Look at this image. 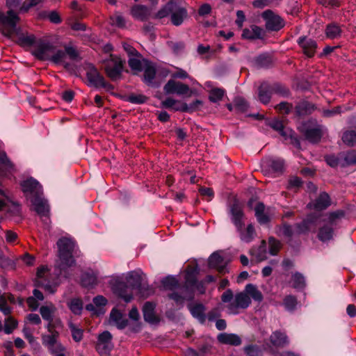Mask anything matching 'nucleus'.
<instances>
[{"label":"nucleus","mask_w":356,"mask_h":356,"mask_svg":"<svg viewBox=\"0 0 356 356\" xmlns=\"http://www.w3.org/2000/svg\"><path fill=\"white\" fill-rule=\"evenodd\" d=\"M249 296L256 302H261L264 296L256 285L248 284L245 286V291L237 293L234 296L231 289L226 290L221 296V300L227 304V313L232 315H236L240 313L241 309H247L251 304V299Z\"/></svg>","instance_id":"obj_1"},{"label":"nucleus","mask_w":356,"mask_h":356,"mask_svg":"<svg viewBox=\"0 0 356 356\" xmlns=\"http://www.w3.org/2000/svg\"><path fill=\"white\" fill-rule=\"evenodd\" d=\"M19 18L12 11L6 13H0V26L3 35L12 37L17 36V43L22 47L32 46L35 42V37L33 34L21 33L17 27Z\"/></svg>","instance_id":"obj_2"},{"label":"nucleus","mask_w":356,"mask_h":356,"mask_svg":"<svg viewBox=\"0 0 356 356\" xmlns=\"http://www.w3.org/2000/svg\"><path fill=\"white\" fill-rule=\"evenodd\" d=\"M56 244L58 249V256L59 259L58 268L60 274L67 277L65 272L66 269L75 264L73 254H76V243L70 238L62 237L58 239Z\"/></svg>","instance_id":"obj_3"},{"label":"nucleus","mask_w":356,"mask_h":356,"mask_svg":"<svg viewBox=\"0 0 356 356\" xmlns=\"http://www.w3.org/2000/svg\"><path fill=\"white\" fill-rule=\"evenodd\" d=\"M345 212L337 210L328 214L327 220H323V225L319 228L318 238L322 242H327L333 238L334 229L337 226L339 220L343 218Z\"/></svg>","instance_id":"obj_4"},{"label":"nucleus","mask_w":356,"mask_h":356,"mask_svg":"<svg viewBox=\"0 0 356 356\" xmlns=\"http://www.w3.org/2000/svg\"><path fill=\"white\" fill-rule=\"evenodd\" d=\"M298 129L305 138L311 143L318 142L323 136L321 126L314 124L313 122L309 120L302 123Z\"/></svg>","instance_id":"obj_5"},{"label":"nucleus","mask_w":356,"mask_h":356,"mask_svg":"<svg viewBox=\"0 0 356 356\" xmlns=\"http://www.w3.org/2000/svg\"><path fill=\"white\" fill-rule=\"evenodd\" d=\"M127 282L132 289L137 290L142 296L147 297L152 293V289L143 283L142 273L139 271L129 272L127 276Z\"/></svg>","instance_id":"obj_6"},{"label":"nucleus","mask_w":356,"mask_h":356,"mask_svg":"<svg viewBox=\"0 0 356 356\" xmlns=\"http://www.w3.org/2000/svg\"><path fill=\"white\" fill-rule=\"evenodd\" d=\"M86 77L91 86L96 88H104L107 90L113 89V86L107 83L104 76L98 72L97 68L91 64H90L87 67Z\"/></svg>","instance_id":"obj_7"},{"label":"nucleus","mask_w":356,"mask_h":356,"mask_svg":"<svg viewBox=\"0 0 356 356\" xmlns=\"http://www.w3.org/2000/svg\"><path fill=\"white\" fill-rule=\"evenodd\" d=\"M261 17L265 21L266 28L268 31H277L284 26V19L270 10L264 11Z\"/></svg>","instance_id":"obj_8"},{"label":"nucleus","mask_w":356,"mask_h":356,"mask_svg":"<svg viewBox=\"0 0 356 356\" xmlns=\"http://www.w3.org/2000/svg\"><path fill=\"white\" fill-rule=\"evenodd\" d=\"M122 69V60L120 58L111 54L110 58L105 65L107 76L112 80H117L120 77Z\"/></svg>","instance_id":"obj_9"},{"label":"nucleus","mask_w":356,"mask_h":356,"mask_svg":"<svg viewBox=\"0 0 356 356\" xmlns=\"http://www.w3.org/2000/svg\"><path fill=\"white\" fill-rule=\"evenodd\" d=\"M55 46L53 43L46 41H39L33 51V54L38 59L42 60H50L52 54L54 53Z\"/></svg>","instance_id":"obj_10"},{"label":"nucleus","mask_w":356,"mask_h":356,"mask_svg":"<svg viewBox=\"0 0 356 356\" xmlns=\"http://www.w3.org/2000/svg\"><path fill=\"white\" fill-rule=\"evenodd\" d=\"M36 213L40 216L42 220L48 225L49 222L50 207L48 201L42 195L33 197L31 200Z\"/></svg>","instance_id":"obj_11"},{"label":"nucleus","mask_w":356,"mask_h":356,"mask_svg":"<svg viewBox=\"0 0 356 356\" xmlns=\"http://www.w3.org/2000/svg\"><path fill=\"white\" fill-rule=\"evenodd\" d=\"M112 335L108 331H104L98 337L96 350L100 356H109L113 345Z\"/></svg>","instance_id":"obj_12"},{"label":"nucleus","mask_w":356,"mask_h":356,"mask_svg":"<svg viewBox=\"0 0 356 356\" xmlns=\"http://www.w3.org/2000/svg\"><path fill=\"white\" fill-rule=\"evenodd\" d=\"M228 214L236 229H241V227H243L244 213L243 211L242 205L237 200H234L233 203L229 205Z\"/></svg>","instance_id":"obj_13"},{"label":"nucleus","mask_w":356,"mask_h":356,"mask_svg":"<svg viewBox=\"0 0 356 356\" xmlns=\"http://www.w3.org/2000/svg\"><path fill=\"white\" fill-rule=\"evenodd\" d=\"M318 218L319 216L316 213L308 215L302 222L296 224L297 233L300 234H306L312 230L314 231Z\"/></svg>","instance_id":"obj_14"},{"label":"nucleus","mask_w":356,"mask_h":356,"mask_svg":"<svg viewBox=\"0 0 356 356\" xmlns=\"http://www.w3.org/2000/svg\"><path fill=\"white\" fill-rule=\"evenodd\" d=\"M269 125L274 130L277 131L285 138H290L292 142L296 144V147H300V144L299 140L293 136L294 131L289 128H285L282 121L274 119L270 122Z\"/></svg>","instance_id":"obj_15"},{"label":"nucleus","mask_w":356,"mask_h":356,"mask_svg":"<svg viewBox=\"0 0 356 356\" xmlns=\"http://www.w3.org/2000/svg\"><path fill=\"white\" fill-rule=\"evenodd\" d=\"M163 90L166 94L183 95L187 94L190 89L187 85L170 79L165 83Z\"/></svg>","instance_id":"obj_16"},{"label":"nucleus","mask_w":356,"mask_h":356,"mask_svg":"<svg viewBox=\"0 0 356 356\" xmlns=\"http://www.w3.org/2000/svg\"><path fill=\"white\" fill-rule=\"evenodd\" d=\"M21 186L24 193L31 194L33 197L42 195V186L32 177L24 181L21 184Z\"/></svg>","instance_id":"obj_17"},{"label":"nucleus","mask_w":356,"mask_h":356,"mask_svg":"<svg viewBox=\"0 0 356 356\" xmlns=\"http://www.w3.org/2000/svg\"><path fill=\"white\" fill-rule=\"evenodd\" d=\"M298 44L302 48L303 53L308 57H312L316 53L317 44L315 40L302 36L298 38Z\"/></svg>","instance_id":"obj_18"},{"label":"nucleus","mask_w":356,"mask_h":356,"mask_svg":"<svg viewBox=\"0 0 356 356\" xmlns=\"http://www.w3.org/2000/svg\"><path fill=\"white\" fill-rule=\"evenodd\" d=\"M48 334H43L41 336L42 345L47 348L59 341L60 332L57 330H53L51 325H46Z\"/></svg>","instance_id":"obj_19"},{"label":"nucleus","mask_w":356,"mask_h":356,"mask_svg":"<svg viewBox=\"0 0 356 356\" xmlns=\"http://www.w3.org/2000/svg\"><path fill=\"white\" fill-rule=\"evenodd\" d=\"M109 323L123 330L127 327L128 321L120 311L113 308L110 313Z\"/></svg>","instance_id":"obj_20"},{"label":"nucleus","mask_w":356,"mask_h":356,"mask_svg":"<svg viewBox=\"0 0 356 356\" xmlns=\"http://www.w3.org/2000/svg\"><path fill=\"white\" fill-rule=\"evenodd\" d=\"M155 307L156 305L151 302H146L143 307L144 320L150 324L159 322V318L155 314Z\"/></svg>","instance_id":"obj_21"},{"label":"nucleus","mask_w":356,"mask_h":356,"mask_svg":"<svg viewBox=\"0 0 356 356\" xmlns=\"http://www.w3.org/2000/svg\"><path fill=\"white\" fill-rule=\"evenodd\" d=\"M187 16L186 10L180 6V0L176 1V6L171 13V22L175 26H179L182 24L184 19Z\"/></svg>","instance_id":"obj_22"},{"label":"nucleus","mask_w":356,"mask_h":356,"mask_svg":"<svg viewBox=\"0 0 356 356\" xmlns=\"http://www.w3.org/2000/svg\"><path fill=\"white\" fill-rule=\"evenodd\" d=\"M198 271L197 269L193 268L191 270H188L186 273L185 275V284L184 286V290L188 292V293H191L193 295V291L195 290V286L197 282V275Z\"/></svg>","instance_id":"obj_23"},{"label":"nucleus","mask_w":356,"mask_h":356,"mask_svg":"<svg viewBox=\"0 0 356 356\" xmlns=\"http://www.w3.org/2000/svg\"><path fill=\"white\" fill-rule=\"evenodd\" d=\"M130 13L135 19L142 22L147 20L150 15L149 8L143 5H134Z\"/></svg>","instance_id":"obj_24"},{"label":"nucleus","mask_w":356,"mask_h":356,"mask_svg":"<svg viewBox=\"0 0 356 356\" xmlns=\"http://www.w3.org/2000/svg\"><path fill=\"white\" fill-rule=\"evenodd\" d=\"M144 72L143 81L147 85H151L155 78L156 69L154 63L147 60L145 62V65L143 67Z\"/></svg>","instance_id":"obj_25"},{"label":"nucleus","mask_w":356,"mask_h":356,"mask_svg":"<svg viewBox=\"0 0 356 356\" xmlns=\"http://www.w3.org/2000/svg\"><path fill=\"white\" fill-rule=\"evenodd\" d=\"M264 166L273 172L282 173L284 168V161L279 158H268L264 162Z\"/></svg>","instance_id":"obj_26"},{"label":"nucleus","mask_w":356,"mask_h":356,"mask_svg":"<svg viewBox=\"0 0 356 356\" xmlns=\"http://www.w3.org/2000/svg\"><path fill=\"white\" fill-rule=\"evenodd\" d=\"M264 30L258 26L252 25L250 28L243 30L242 38L248 40H256L262 38Z\"/></svg>","instance_id":"obj_27"},{"label":"nucleus","mask_w":356,"mask_h":356,"mask_svg":"<svg viewBox=\"0 0 356 356\" xmlns=\"http://www.w3.org/2000/svg\"><path fill=\"white\" fill-rule=\"evenodd\" d=\"M48 273V269L45 266H41L38 268L37 270V281L36 284L39 286L42 287L45 291L53 293H54V286H52L49 283L45 284L42 279L45 277L46 274Z\"/></svg>","instance_id":"obj_28"},{"label":"nucleus","mask_w":356,"mask_h":356,"mask_svg":"<svg viewBox=\"0 0 356 356\" xmlns=\"http://www.w3.org/2000/svg\"><path fill=\"white\" fill-rule=\"evenodd\" d=\"M217 339L220 343L223 344L236 346L241 343V338L236 334L220 333L218 335Z\"/></svg>","instance_id":"obj_29"},{"label":"nucleus","mask_w":356,"mask_h":356,"mask_svg":"<svg viewBox=\"0 0 356 356\" xmlns=\"http://www.w3.org/2000/svg\"><path fill=\"white\" fill-rule=\"evenodd\" d=\"M147 60V59L143 58L141 54H138L137 56L129 58L128 64L131 70L134 71L135 74H137L143 71L145 62Z\"/></svg>","instance_id":"obj_30"},{"label":"nucleus","mask_w":356,"mask_h":356,"mask_svg":"<svg viewBox=\"0 0 356 356\" xmlns=\"http://www.w3.org/2000/svg\"><path fill=\"white\" fill-rule=\"evenodd\" d=\"M189 311L191 315L197 319L201 323L206 321L205 310L206 308L202 304H195L188 305Z\"/></svg>","instance_id":"obj_31"},{"label":"nucleus","mask_w":356,"mask_h":356,"mask_svg":"<svg viewBox=\"0 0 356 356\" xmlns=\"http://www.w3.org/2000/svg\"><path fill=\"white\" fill-rule=\"evenodd\" d=\"M209 266L222 272L225 268L223 257L218 252H213L209 257Z\"/></svg>","instance_id":"obj_32"},{"label":"nucleus","mask_w":356,"mask_h":356,"mask_svg":"<svg viewBox=\"0 0 356 356\" xmlns=\"http://www.w3.org/2000/svg\"><path fill=\"white\" fill-rule=\"evenodd\" d=\"M330 205V198L327 193H322L316 198L314 204L312 205L309 204L310 207L321 211L325 209Z\"/></svg>","instance_id":"obj_33"},{"label":"nucleus","mask_w":356,"mask_h":356,"mask_svg":"<svg viewBox=\"0 0 356 356\" xmlns=\"http://www.w3.org/2000/svg\"><path fill=\"white\" fill-rule=\"evenodd\" d=\"M250 254L255 257L257 261H262L268 258V252L266 250V243L262 241L258 248H253L250 250Z\"/></svg>","instance_id":"obj_34"},{"label":"nucleus","mask_w":356,"mask_h":356,"mask_svg":"<svg viewBox=\"0 0 356 356\" xmlns=\"http://www.w3.org/2000/svg\"><path fill=\"white\" fill-rule=\"evenodd\" d=\"M115 293L125 302H129L133 299V293L129 291L127 286L123 284H119L113 289Z\"/></svg>","instance_id":"obj_35"},{"label":"nucleus","mask_w":356,"mask_h":356,"mask_svg":"<svg viewBox=\"0 0 356 356\" xmlns=\"http://www.w3.org/2000/svg\"><path fill=\"white\" fill-rule=\"evenodd\" d=\"M107 303V300L103 296H97L93 298L92 303L86 305V309L95 313H102V307Z\"/></svg>","instance_id":"obj_36"},{"label":"nucleus","mask_w":356,"mask_h":356,"mask_svg":"<svg viewBox=\"0 0 356 356\" xmlns=\"http://www.w3.org/2000/svg\"><path fill=\"white\" fill-rule=\"evenodd\" d=\"M270 339L272 344L277 347H282L289 343L287 336L280 331L273 332Z\"/></svg>","instance_id":"obj_37"},{"label":"nucleus","mask_w":356,"mask_h":356,"mask_svg":"<svg viewBox=\"0 0 356 356\" xmlns=\"http://www.w3.org/2000/svg\"><path fill=\"white\" fill-rule=\"evenodd\" d=\"M236 230L239 234L241 240L243 242L250 243L254 238L255 231L252 224H249L245 229H243V227H241V229Z\"/></svg>","instance_id":"obj_38"},{"label":"nucleus","mask_w":356,"mask_h":356,"mask_svg":"<svg viewBox=\"0 0 356 356\" xmlns=\"http://www.w3.org/2000/svg\"><path fill=\"white\" fill-rule=\"evenodd\" d=\"M271 94L272 90L268 84L263 83L259 86L258 89V97L261 103L264 104H268L270 100Z\"/></svg>","instance_id":"obj_39"},{"label":"nucleus","mask_w":356,"mask_h":356,"mask_svg":"<svg viewBox=\"0 0 356 356\" xmlns=\"http://www.w3.org/2000/svg\"><path fill=\"white\" fill-rule=\"evenodd\" d=\"M291 283L293 288L297 290H302L307 285L305 277L299 272L291 275Z\"/></svg>","instance_id":"obj_40"},{"label":"nucleus","mask_w":356,"mask_h":356,"mask_svg":"<svg viewBox=\"0 0 356 356\" xmlns=\"http://www.w3.org/2000/svg\"><path fill=\"white\" fill-rule=\"evenodd\" d=\"M56 311V307L50 303L47 305H43L40 308V313L44 321H52L54 315Z\"/></svg>","instance_id":"obj_41"},{"label":"nucleus","mask_w":356,"mask_h":356,"mask_svg":"<svg viewBox=\"0 0 356 356\" xmlns=\"http://www.w3.org/2000/svg\"><path fill=\"white\" fill-rule=\"evenodd\" d=\"M254 211L257 219L261 225H265L269 222V217L264 212L265 206L263 203H258L254 209Z\"/></svg>","instance_id":"obj_42"},{"label":"nucleus","mask_w":356,"mask_h":356,"mask_svg":"<svg viewBox=\"0 0 356 356\" xmlns=\"http://www.w3.org/2000/svg\"><path fill=\"white\" fill-rule=\"evenodd\" d=\"M326 36L330 39H336L340 37L341 29L339 25L334 23L327 25L325 29Z\"/></svg>","instance_id":"obj_43"},{"label":"nucleus","mask_w":356,"mask_h":356,"mask_svg":"<svg viewBox=\"0 0 356 356\" xmlns=\"http://www.w3.org/2000/svg\"><path fill=\"white\" fill-rule=\"evenodd\" d=\"M97 278L93 273H84L81 276V284L85 287H93L97 284Z\"/></svg>","instance_id":"obj_44"},{"label":"nucleus","mask_w":356,"mask_h":356,"mask_svg":"<svg viewBox=\"0 0 356 356\" xmlns=\"http://www.w3.org/2000/svg\"><path fill=\"white\" fill-rule=\"evenodd\" d=\"M314 110V106L307 102L298 104L296 107V111L298 115H305L311 113Z\"/></svg>","instance_id":"obj_45"},{"label":"nucleus","mask_w":356,"mask_h":356,"mask_svg":"<svg viewBox=\"0 0 356 356\" xmlns=\"http://www.w3.org/2000/svg\"><path fill=\"white\" fill-rule=\"evenodd\" d=\"M177 1L178 0H177ZM174 6H176V0H170L161 10L158 11L156 13V17L161 19L170 15H171Z\"/></svg>","instance_id":"obj_46"},{"label":"nucleus","mask_w":356,"mask_h":356,"mask_svg":"<svg viewBox=\"0 0 356 356\" xmlns=\"http://www.w3.org/2000/svg\"><path fill=\"white\" fill-rule=\"evenodd\" d=\"M24 337L27 339L32 349L38 350L40 349V345L36 340L35 337L32 334L28 327H24L22 330Z\"/></svg>","instance_id":"obj_47"},{"label":"nucleus","mask_w":356,"mask_h":356,"mask_svg":"<svg viewBox=\"0 0 356 356\" xmlns=\"http://www.w3.org/2000/svg\"><path fill=\"white\" fill-rule=\"evenodd\" d=\"M68 327L71 331L72 339L76 342L81 341L83 339V330L71 321L68 323Z\"/></svg>","instance_id":"obj_48"},{"label":"nucleus","mask_w":356,"mask_h":356,"mask_svg":"<svg viewBox=\"0 0 356 356\" xmlns=\"http://www.w3.org/2000/svg\"><path fill=\"white\" fill-rule=\"evenodd\" d=\"M254 63L258 67H267L272 63V58L268 54H263L255 58Z\"/></svg>","instance_id":"obj_49"},{"label":"nucleus","mask_w":356,"mask_h":356,"mask_svg":"<svg viewBox=\"0 0 356 356\" xmlns=\"http://www.w3.org/2000/svg\"><path fill=\"white\" fill-rule=\"evenodd\" d=\"M225 94V90L222 88H213L209 91V99L213 103L218 102L222 100Z\"/></svg>","instance_id":"obj_50"},{"label":"nucleus","mask_w":356,"mask_h":356,"mask_svg":"<svg viewBox=\"0 0 356 356\" xmlns=\"http://www.w3.org/2000/svg\"><path fill=\"white\" fill-rule=\"evenodd\" d=\"M325 161L332 168L337 167L338 165L343 167L346 166L343 154L340 157L335 156L334 155L326 156Z\"/></svg>","instance_id":"obj_51"},{"label":"nucleus","mask_w":356,"mask_h":356,"mask_svg":"<svg viewBox=\"0 0 356 356\" xmlns=\"http://www.w3.org/2000/svg\"><path fill=\"white\" fill-rule=\"evenodd\" d=\"M283 305L286 310L293 312L296 309L298 305L297 298L292 295L286 296L283 300Z\"/></svg>","instance_id":"obj_52"},{"label":"nucleus","mask_w":356,"mask_h":356,"mask_svg":"<svg viewBox=\"0 0 356 356\" xmlns=\"http://www.w3.org/2000/svg\"><path fill=\"white\" fill-rule=\"evenodd\" d=\"M342 140L348 146H354L356 144V132L353 130L345 131L342 136Z\"/></svg>","instance_id":"obj_53"},{"label":"nucleus","mask_w":356,"mask_h":356,"mask_svg":"<svg viewBox=\"0 0 356 356\" xmlns=\"http://www.w3.org/2000/svg\"><path fill=\"white\" fill-rule=\"evenodd\" d=\"M203 102L201 100L196 99L192 103L188 104L186 103H184L183 105L180 107L176 108L177 110H180L182 112H193L196 110L199 106H202Z\"/></svg>","instance_id":"obj_54"},{"label":"nucleus","mask_w":356,"mask_h":356,"mask_svg":"<svg viewBox=\"0 0 356 356\" xmlns=\"http://www.w3.org/2000/svg\"><path fill=\"white\" fill-rule=\"evenodd\" d=\"M163 286L168 289L173 290L178 287L179 282L176 277L167 276L161 280Z\"/></svg>","instance_id":"obj_55"},{"label":"nucleus","mask_w":356,"mask_h":356,"mask_svg":"<svg viewBox=\"0 0 356 356\" xmlns=\"http://www.w3.org/2000/svg\"><path fill=\"white\" fill-rule=\"evenodd\" d=\"M68 307L74 314H80L83 309L82 302L78 298L71 300L68 303Z\"/></svg>","instance_id":"obj_56"},{"label":"nucleus","mask_w":356,"mask_h":356,"mask_svg":"<svg viewBox=\"0 0 356 356\" xmlns=\"http://www.w3.org/2000/svg\"><path fill=\"white\" fill-rule=\"evenodd\" d=\"M65 58L66 54L65 51H63L61 49L56 50L55 48L54 53L52 54L50 60L55 64H64Z\"/></svg>","instance_id":"obj_57"},{"label":"nucleus","mask_w":356,"mask_h":356,"mask_svg":"<svg viewBox=\"0 0 356 356\" xmlns=\"http://www.w3.org/2000/svg\"><path fill=\"white\" fill-rule=\"evenodd\" d=\"M234 106L235 110L238 112L243 113L247 111L248 104L247 102L242 97H236L234 100Z\"/></svg>","instance_id":"obj_58"},{"label":"nucleus","mask_w":356,"mask_h":356,"mask_svg":"<svg viewBox=\"0 0 356 356\" xmlns=\"http://www.w3.org/2000/svg\"><path fill=\"white\" fill-rule=\"evenodd\" d=\"M111 23L113 26L123 28L126 25V20L120 13H116L111 17Z\"/></svg>","instance_id":"obj_59"},{"label":"nucleus","mask_w":356,"mask_h":356,"mask_svg":"<svg viewBox=\"0 0 356 356\" xmlns=\"http://www.w3.org/2000/svg\"><path fill=\"white\" fill-rule=\"evenodd\" d=\"M183 291L185 292L184 296L179 295L177 292H173L169 295V298L175 300L177 304H182L186 298L191 299L193 298L191 293H188L184 289Z\"/></svg>","instance_id":"obj_60"},{"label":"nucleus","mask_w":356,"mask_h":356,"mask_svg":"<svg viewBox=\"0 0 356 356\" xmlns=\"http://www.w3.org/2000/svg\"><path fill=\"white\" fill-rule=\"evenodd\" d=\"M0 168H5L9 171L13 169V164L5 152H0Z\"/></svg>","instance_id":"obj_61"},{"label":"nucleus","mask_w":356,"mask_h":356,"mask_svg":"<svg viewBox=\"0 0 356 356\" xmlns=\"http://www.w3.org/2000/svg\"><path fill=\"white\" fill-rule=\"evenodd\" d=\"M17 323L11 317H8L6 319L4 323L3 330L6 334H10L17 327Z\"/></svg>","instance_id":"obj_62"},{"label":"nucleus","mask_w":356,"mask_h":356,"mask_svg":"<svg viewBox=\"0 0 356 356\" xmlns=\"http://www.w3.org/2000/svg\"><path fill=\"white\" fill-rule=\"evenodd\" d=\"M268 243L270 254L276 255L280 250V243L273 237L269 238Z\"/></svg>","instance_id":"obj_63"},{"label":"nucleus","mask_w":356,"mask_h":356,"mask_svg":"<svg viewBox=\"0 0 356 356\" xmlns=\"http://www.w3.org/2000/svg\"><path fill=\"white\" fill-rule=\"evenodd\" d=\"M245 352L248 356H262L261 350L257 346H248L245 348Z\"/></svg>","instance_id":"obj_64"}]
</instances>
